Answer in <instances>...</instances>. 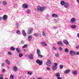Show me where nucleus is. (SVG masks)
<instances>
[{
  "label": "nucleus",
  "instance_id": "44",
  "mask_svg": "<svg viewBox=\"0 0 79 79\" xmlns=\"http://www.w3.org/2000/svg\"><path fill=\"white\" fill-rule=\"evenodd\" d=\"M52 49L53 50H56V49H57V48H55V47H52Z\"/></svg>",
  "mask_w": 79,
  "mask_h": 79
},
{
  "label": "nucleus",
  "instance_id": "61",
  "mask_svg": "<svg viewBox=\"0 0 79 79\" xmlns=\"http://www.w3.org/2000/svg\"><path fill=\"white\" fill-rule=\"evenodd\" d=\"M3 74H1L0 75V76H3Z\"/></svg>",
  "mask_w": 79,
  "mask_h": 79
},
{
  "label": "nucleus",
  "instance_id": "54",
  "mask_svg": "<svg viewBox=\"0 0 79 79\" xmlns=\"http://www.w3.org/2000/svg\"><path fill=\"white\" fill-rule=\"evenodd\" d=\"M24 41H22L21 42L22 44H24Z\"/></svg>",
  "mask_w": 79,
  "mask_h": 79
},
{
  "label": "nucleus",
  "instance_id": "10",
  "mask_svg": "<svg viewBox=\"0 0 79 79\" xmlns=\"http://www.w3.org/2000/svg\"><path fill=\"white\" fill-rule=\"evenodd\" d=\"M2 19L4 21L5 20H6L7 19H8V16L6 15H4L3 16V17L2 18Z\"/></svg>",
  "mask_w": 79,
  "mask_h": 79
},
{
  "label": "nucleus",
  "instance_id": "1",
  "mask_svg": "<svg viewBox=\"0 0 79 79\" xmlns=\"http://www.w3.org/2000/svg\"><path fill=\"white\" fill-rule=\"evenodd\" d=\"M36 63H37V64H39L40 66L42 65V64H43V61L39 59H37L36 60Z\"/></svg>",
  "mask_w": 79,
  "mask_h": 79
},
{
  "label": "nucleus",
  "instance_id": "60",
  "mask_svg": "<svg viewBox=\"0 0 79 79\" xmlns=\"http://www.w3.org/2000/svg\"><path fill=\"white\" fill-rule=\"evenodd\" d=\"M38 79H42V78L41 77H39L38 78Z\"/></svg>",
  "mask_w": 79,
  "mask_h": 79
},
{
  "label": "nucleus",
  "instance_id": "4",
  "mask_svg": "<svg viewBox=\"0 0 79 79\" xmlns=\"http://www.w3.org/2000/svg\"><path fill=\"white\" fill-rule=\"evenodd\" d=\"M28 57L29 59L30 60H32L34 58V55L32 54H30L28 55Z\"/></svg>",
  "mask_w": 79,
  "mask_h": 79
},
{
  "label": "nucleus",
  "instance_id": "64",
  "mask_svg": "<svg viewBox=\"0 0 79 79\" xmlns=\"http://www.w3.org/2000/svg\"><path fill=\"white\" fill-rule=\"evenodd\" d=\"M5 79H8V78H5Z\"/></svg>",
  "mask_w": 79,
  "mask_h": 79
},
{
  "label": "nucleus",
  "instance_id": "8",
  "mask_svg": "<svg viewBox=\"0 0 79 79\" xmlns=\"http://www.w3.org/2000/svg\"><path fill=\"white\" fill-rule=\"evenodd\" d=\"M32 28H29L28 29V31L27 34H30L32 32Z\"/></svg>",
  "mask_w": 79,
  "mask_h": 79
},
{
  "label": "nucleus",
  "instance_id": "29",
  "mask_svg": "<svg viewBox=\"0 0 79 79\" xmlns=\"http://www.w3.org/2000/svg\"><path fill=\"white\" fill-rule=\"evenodd\" d=\"M10 50H12V51H14V50H15V48L13 47H11L10 48Z\"/></svg>",
  "mask_w": 79,
  "mask_h": 79
},
{
  "label": "nucleus",
  "instance_id": "16",
  "mask_svg": "<svg viewBox=\"0 0 79 79\" xmlns=\"http://www.w3.org/2000/svg\"><path fill=\"white\" fill-rule=\"evenodd\" d=\"M32 35H29L28 37V40L29 41H31V39H32Z\"/></svg>",
  "mask_w": 79,
  "mask_h": 79
},
{
  "label": "nucleus",
  "instance_id": "32",
  "mask_svg": "<svg viewBox=\"0 0 79 79\" xmlns=\"http://www.w3.org/2000/svg\"><path fill=\"white\" fill-rule=\"evenodd\" d=\"M16 33L17 34H18V35H20V34H21V32H20L19 30L17 31Z\"/></svg>",
  "mask_w": 79,
  "mask_h": 79
},
{
  "label": "nucleus",
  "instance_id": "7",
  "mask_svg": "<svg viewBox=\"0 0 79 79\" xmlns=\"http://www.w3.org/2000/svg\"><path fill=\"white\" fill-rule=\"evenodd\" d=\"M13 70L14 72H17L18 71V67L16 66H14L13 68Z\"/></svg>",
  "mask_w": 79,
  "mask_h": 79
},
{
  "label": "nucleus",
  "instance_id": "38",
  "mask_svg": "<svg viewBox=\"0 0 79 79\" xmlns=\"http://www.w3.org/2000/svg\"><path fill=\"white\" fill-rule=\"evenodd\" d=\"M41 8V7H40V6H38V7L37 8V9H38V10H40V8Z\"/></svg>",
  "mask_w": 79,
  "mask_h": 79
},
{
  "label": "nucleus",
  "instance_id": "25",
  "mask_svg": "<svg viewBox=\"0 0 79 79\" xmlns=\"http://www.w3.org/2000/svg\"><path fill=\"white\" fill-rule=\"evenodd\" d=\"M26 11L27 14H30L31 12V10L29 9H28L26 10Z\"/></svg>",
  "mask_w": 79,
  "mask_h": 79
},
{
  "label": "nucleus",
  "instance_id": "52",
  "mask_svg": "<svg viewBox=\"0 0 79 79\" xmlns=\"http://www.w3.org/2000/svg\"><path fill=\"white\" fill-rule=\"evenodd\" d=\"M5 69H3L2 70V72L3 73H5Z\"/></svg>",
  "mask_w": 79,
  "mask_h": 79
},
{
  "label": "nucleus",
  "instance_id": "3",
  "mask_svg": "<svg viewBox=\"0 0 79 79\" xmlns=\"http://www.w3.org/2000/svg\"><path fill=\"white\" fill-rule=\"evenodd\" d=\"M75 53L76 52L75 51L72 50L70 51V52H69V54L71 55V56H74V55H75Z\"/></svg>",
  "mask_w": 79,
  "mask_h": 79
},
{
  "label": "nucleus",
  "instance_id": "34",
  "mask_svg": "<svg viewBox=\"0 0 79 79\" xmlns=\"http://www.w3.org/2000/svg\"><path fill=\"white\" fill-rule=\"evenodd\" d=\"M27 73L28 74H29V75H32V72L31 71H28L27 72Z\"/></svg>",
  "mask_w": 79,
  "mask_h": 79
},
{
  "label": "nucleus",
  "instance_id": "17",
  "mask_svg": "<svg viewBox=\"0 0 79 79\" xmlns=\"http://www.w3.org/2000/svg\"><path fill=\"white\" fill-rule=\"evenodd\" d=\"M72 73L74 75H76L77 74V71L76 70H73Z\"/></svg>",
  "mask_w": 79,
  "mask_h": 79
},
{
  "label": "nucleus",
  "instance_id": "59",
  "mask_svg": "<svg viewBox=\"0 0 79 79\" xmlns=\"http://www.w3.org/2000/svg\"><path fill=\"white\" fill-rule=\"evenodd\" d=\"M2 19V17H0V21H1Z\"/></svg>",
  "mask_w": 79,
  "mask_h": 79
},
{
  "label": "nucleus",
  "instance_id": "58",
  "mask_svg": "<svg viewBox=\"0 0 79 79\" xmlns=\"http://www.w3.org/2000/svg\"><path fill=\"white\" fill-rule=\"evenodd\" d=\"M77 3H79V0H77Z\"/></svg>",
  "mask_w": 79,
  "mask_h": 79
},
{
  "label": "nucleus",
  "instance_id": "6",
  "mask_svg": "<svg viewBox=\"0 0 79 79\" xmlns=\"http://www.w3.org/2000/svg\"><path fill=\"white\" fill-rule=\"evenodd\" d=\"M22 6L23 8H29V6H28V5L26 3L23 4Z\"/></svg>",
  "mask_w": 79,
  "mask_h": 79
},
{
  "label": "nucleus",
  "instance_id": "5",
  "mask_svg": "<svg viewBox=\"0 0 79 79\" xmlns=\"http://www.w3.org/2000/svg\"><path fill=\"white\" fill-rule=\"evenodd\" d=\"M46 65L48 66H51V61L50 60H48L47 62L46 63Z\"/></svg>",
  "mask_w": 79,
  "mask_h": 79
},
{
  "label": "nucleus",
  "instance_id": "63",
  "mask_svg": "<svg viewBox=\"0 0 79 79\" xmlns=\"http://www.w3.org/2000/svg\"><path fill=\"white\" fill-rule=\"evenodd\" d=\"M26 50L25 49H23V51H24L25 52L26 51Z\"/></svg>",
  "mask_w": 79,
  "mask_h": 79
},
{
  "label": "nucleus",
  "instance_id": "13",
  "mask_svg": "<svg viewBox=\"0 0 79 79\" xmlns=\"http://www.w3.org/2000/svg\"><path fill=\"white\" fill-rule=\"evenodd\" d=\"M66 2H65L64 0H62L60 1V4L62 6H63V5H64Z\"/></svg>",
  "mask_w": 79,
  "mask_h": 79
},
{
  "label": "nucleus",
  "instance_id": "23",
  "mask_svg": "<svg viewBox=\"0 0 79 79\" xmlns=\"http://www.w3.org/2000/svg\"><path fill=\"white\" fill-rule=\"evenodd\" d=\"M6 63L8 65H10V62L8 59H6Z\"/></svg>",
  "mask_w": 79,
  "mask_h": 79
},
{
  "label": "nucleus",
  "instance_id": "18",
  "mask_svg": "<svg viewBox=\"0 0 79 79\" xmlns=\"http://www.w3.org/2000/svg\"><path fill=\"white\" fill-rule=\"evenodd\" d=\"M70 21L71 23H74V22H75V21H76V19L74 18H72L71 19Z\"/></svg>",
  "mask_w": 79,
  "mask_h": 79
},
{
  "label": "nucleus",
  "instance_id": "9",
  "mask_svg": "<svg viewBox=\"0 0 79 79\" xmlns=\"http://www.w3.org/2000/svg\"><path fill=\"white\" fill-rule=\"evenodd\" d=\"M63 42L65 45H68V44H69V42H68V41L66 40H63Z\"/></svg>",
  "mask_w": 79,
  "mask_h": 79
},
{
  "label": "nucleus",
  "instance_id": "40",
  "mask_svg": "<svg viewBox=\"0 0 79 79\" xmlns=\"http://www.w3.org/2000/svg\"><path fill=\"white\" fill-rule=\"evenodd\" d=\"M54 66L56 67L57 66H58V64L56 63H55L54 64Z\"/></svg>",
  "mask_w": 79,
  "mask_h": 79
},
{
  "label": "nucleus",
  "instance_id": "50",
  "mask_svg": "<svg viewBox=\"0 0 79 79\" xmlns=\"http://www.w3.org/2000/svg\"><path fill=\"white\" fill-rule=\"evenodd\" d=\"M4 65H5V63H3L1 65L2 66H4Z\"/></svg>",
  "mask_w": 79,
  "mask_h": 79
},
{
  "label": "nucleus",
  "instance_id": "11",
  "mask_svg": "<svg viewBox=\"0 0 79 79\" xmlns=\"http://www.w3.org/2000/svg\"><path fill=\"white\" fill-rule=\"evenodd\" d=\"M41 44L42 45H43V46H47V43H46V42L45 41H42Z\"/></svg>",
  "mask_w": 79,
  "mask_h": 79
},
{
  "label": "nucleus",
  "instance_id": "15",
  "mask_svg": "<svg viewBox=\"0 0 79 79\" xmlns=\"http://www.w3.org/2000/svg\"><path fill=\"white\" fill-rule=\"evenodd\" d=\"M52 17L53 18H58V15L55 14H53L52 15Z\"/></svg>",
  "mask_w": 79,
  "mask_h": 79
},
{
  "label": "nucleus",
  "instance_id": "12",
  "mask_svg": "<svg viewBox=\"0 0 79 79\" xmlns=\"http://www.w3.org/2000/svg\"><path fill=\"white\" fill-rule=\"evenodd\" d=\"M71 71L70 69H67L64 72V73L66 74L69 73V72Z\"/></svg>",
  "mask_w": 79,
  "mask_h": 79
},
{
  "label": "nucleus",
  "instance_id": "53",
  "mask_svg": "<svg viewBox=\"0 0 79 79\" xmlns=\"http://www.w3.org/2000/svg\"><path fill=\"white\" fill-rule=\"evenodd\" d=\"M54 22L56 23L57 22V20L56 19H54Z\"/></svg>",
  "mask_w": 79,
  "mask_h": 79
},
{
  "label": "nucleus",
  "instance_id": "24",
  "mask_svg": "<svg viewBox=\"0 0 79 79\" xmlns=\"http://www.w3.org/2000/svg\"><path fill=\"white\" fill-rule=\"evenodd\" d=\"M56 77H60V73H56Z\"/></svg>",
  "mask_w": 79,
  "mask_h": 79
},
{
  "label": "nucleus",
  "instance_id": "46",
  "mask_svg": "<svg viewBox=\"0 0 79 79\" xmlns=\"http://www.w3.org/2000/svg\"><path fill=\"white\" fill-rule=\"evenodd\" d=\"M16 26L17 27H18V26H19V23H16Z\"/></svg>",
  "mask_w": 79,
  "mask_h": 79
},
{
  "label": "nucleus",
  "instance_id": "49",
  "mask_svg": "<svg viewBox=\"0 0 79 79\" xmlns=\"http://www.w3.org/2000/svg\"><path fill=\"white\" fill-rule=\"evenodd\" d=\"M47 70H48V71H49V70H50V68L48 67H47Z\"/></svg>",
  "mask_w": 79,
  "mask_h": 79
},
{
  "label": "nucleus",
  "instance_id": "42",
  "mask_svg": "<svg viewBox=\"0 0 79 79\" xmlns=\"http://www.w3.org/2000/svg\"><path fill=\"white\" fill-rule=\"evenodd\" d=\"M38 56H39V57L40 58H42L43 56L42 55H41L40 54H39L38 55Z\"/></svg>",
  "mask_w": 79,
  "mask_h": 79
},
{
  "label": "nucleus",
  "instance_id": "48",
  "mask_svg": "<svg viewBox=\"0 0 79 79\" xmlns=\"http://www.w3.org/2000/svg\"><path fill=\"white\" fill-rule=\"evenodd\" d=\"M8 54L9 55H11V52H8Z\"/></svg>",
  "mask_w": 79,
  "mask_h": 79
},
{
  "label": "nucleus",
  "instance_id": "57",
  "mask_svg": "<svg viewBox=\"0 0 79 79\" xmlns=\"http://www.w3.org/2000/svg\"><path fill=\"white\" fill-rule=\"evenodd\" d=\"M0 79H3V77H0Z\"/></svg>",
  "mask_w": 79,
  "mask_h": 79
},
{
  "label": "nucleus",
  "instance_id": "22",
  "mask_svg": "<svg viewBox=\"0 0 79 79\" xmlns=\"http://www.w3.org/2000/svg\"><path fill=\"white\" fill-rule=\"evenodd\" d=\"M16 51L18 53H19L21 52V49H19V48H16Z\"/></svg>",
  "mask_w": 79,
  "mask_h": 79
},
{
  "label": "nucleus",
  "instance_id": "20",
  "mask_svg": "<svg viewBox=\"0 0 79 79\" xmlns=\"http://www.w3.org/2000/svg\"><path fill=\"white\" fill-rule=\"evenodd\" d=\"M57 44L58 45H63V43H62V42L61 41H58L57 43Z\"/></svg>",
  "mask_w": 79,
  "mask_h": 79
},
{
  "label": "nucleus",
  "instance_id": "26",
  "mask_svg": "<svg viewBox=\"0 0 79 79\" xmlns=\"http://www.w3.org/2000/svg\"><path fill=\"white\" fill-rule=\"evenodd\" d=\"M52 69L53 70H56V69H57V67H55L54 66V65H53Z\"/></svg>",
  "mask_w": 79,
  "mask_h": 79
},
{
  "label": "nucleus",
  "instance_id": "39",
  "mask_svg": "<svg viewBox=\"0 0 79 79\" xmlns=\"http://www.w3.org/2000/svg\"><path fill=\"white\" fill-rule=\"evenodd\" d=\"M27 47V44H25L23 46L22 48H26Z\"/></svg>",
  "mask_w": 79,
  "mask_h": 79
},
{
  "label": "nucleus",
  "instance_id": "43",
  "mask_svg": "<svg viewBox=\"0 0 79 79\" xmlns=\"http://www.w3.org/2000/svg\"><path fill=\"white\" fill-rule=\"evenodd\" d=\"M59 27H54V29H58Z\"/></svg>",
  "mask_w": 79,
  "mask_h": 79
},
{
  "label": "nucleus",
  "instance_id": "21",
  "mask_svg": "<svg viewBox=\"0 0 79 79\" xmlns=\"http://www.w3.org/2000/svg\"><path fill=\"white\" fill-rule=\"evenodd\" d=\"M45 9V7H41L40 8V11H43V10H44Z\"/></svg>",
  "mask_w": 79,
  "mask_h": 79
},
{
  "label": "nucleus",
  "instance_id": "37",
  "mask_svg": "<svg viewBox=\"0 0 79 79\" xmlns=\"http://www.w3.org/2000/svg\"><path fill=\"white\" fill-rule=\"evenodd\" d=\"M10 78L11 79H14V76L13 75H11L10 76Z\"/></svg>",
  "mask_w": 79,
  "mask_h": 79
},
{
  "label": "nucleus",
  "instance_id": "55",
  "mask_svg": "<svg viewBox=\"0 0 79 79\" xmlns=\"http://www.w3.org/2000/svg\"><path fill=\"white\" fill-rule=\"evenodd\" d=\"M79 48V45H78V46L76 47V48H77H77Z\"/></svg>",
  "mask_w": 79,
  "mask_h": 79
},
{
  "label": "nucleus",
  "instance_id": "41",
  "mask_svg": "<svg viewBox=\"0 0 79 79\" xmlns=\"http://www.w3.org/2000/svg\"><path fill=\"white\" fill-rule=\"evenodd\" d=\"M59 49L60 51H62L63 50V48L60 47L59 48Z\"/></svg>",
  "mask_w": 79,
  "mask_h": 79
},
{
  "label": "nucleus",
  "instance_id": "36",
  "mask_svg": "<svg viewBox=\"0 0 79 79\" xmlns=\"http://www.w3.org/2000/svg\"><path fill=\"white\" fill-rule=\"evenodd\" d=\"M46 33V32L45 31H44L43 32L42 35H43V36H45Z\"/></svg>",
  "mask_w": 79,
  "mask_h": 79
},
{
  "label": "nucleus",
  "instance_id": "31",
  "mask_svg": "<svg viewBox=\"0 0 79 79\" xmlns=\"http://www.w3.org/2000/svg\"><path fill=\"white\" fill-rule=\"evenodd\" d=\"M64 51L66 52V53H68L69 52V50H68V48H66L64 49Z\"/></svg>",
  "mask_w": 79,
  "mask_h": 79
},
{
  "label": "nucleus",
  "instance_id": "19",
  "mask_svg": "<svg viewBox=\"0 0 79 79\" xmlns=\"http://www.w3.org/2000/svg\"><path fill=\"white\" fill-rule=\"evenodd\" d=\"M2 4L4 6H6L7 5V2L5 1H4L2 2Z\"/></svg>",
  "mask_w": 79,
  "mask_h": 79
},
{
  "label": "nucleus",
  "instance_id": "35",
  "mask_svg": "<svg viewBox=\"0 0 79 79\" xmlns=\"http://www.w3.org/2000/svg\"><path fill=\"white\" fill-rule=\"evenodd\" d=\"M59 67L60 69H63V64H60Z\"/></svg>",
  "mask_w": 79,
  "mask_h": 79
},
{
  "label": "nucleus",
  "instance_id": "56",
  "mask_svg": "<svg viewBox=\"0 0 79 79\" xmlns=\"http://www.w3.org/2000/svg\"><path fill=\"white\" fill-rule=\"evenodd\" d=\"M7 68H8V69H10V67L9 66H7Z\"/></svg>",
  "mask_w": 79,
  "mask_h": 79
},
{
  "label": "nucleus",
  "instance_id": "14",
  "mask_svg": "<svg viewBox=\"0 0 79 79\" xmlns=\"http://www.w3.org/2000/svg\"><path fill=\"white\" fill-rule=\"evenodd\" d=\"M22 32L24 36H25V37L26 36V32H25V30H23L22 31Z\"/></svg>",
  "mask_w": 79,
  "mask_h": 79
},
{
  "label": "nucleus",
  "instance_id": "62",
  "mask_svg": "<svg viewBox=\"0 0 79 79\" xmlns=\"http://www.w3.org/2000/svg\"><path fill=\"white\" fill-rule=\"evenodd\" d=\"M40 37H41L42 36V35H41V34H40Z\"/></svg>",
  "mask_w": 79,
  "mask_h": 79
},
{
  "label": "nucleus",
  "instance_id": "45",
  "mask_svg": "<svg viewBox=\"0 0 79 79\" xmlns=\"http://www.w3.org/2000/svg\"><path fill=\"white\" fill-rule=\"evenodd\" d=\"M34 35L35 37H37V36H38V34L37 33L34 34Z\"/></svg>",
  "mask_w": 79,
  "mask_h": 79
},
{
  "label": "nucleus",
  "instance_id": "2",
  "mask_svg": "<svg viewBox=\"0 0 79 79\" xmlns=\"http://www.w3.org/2000/svg\"><path fill=\"white\" fill-rule=\"evenodd\" d=\"M64 7L66 8H68L70 6L69 4L68 3V2H66L65 3V4H64Z\"/></svg>",
  "mask_w": 79,
  "mask_h": 79
},
{
  "label": "nucleus",
  "instance_id": "33",
  "mask_svg": "<svg viewBox=\"0 0 79 79\" xmlns=\"http://www.w3.org/2000/svg\"><path fill=\"white\" fill-rule=\"evenodd\" d=\"M55 56L56 57H57L58 58L60 56V55H59V54L58 53H56L55 55Z\"/></svg>",
  "mask_w": 79,
  "mask_h": 79
},
{
  "label": "nucleus",
  "instance_id": "51",
  "mask_svg": "<svg viewBox=\"0 0 79 79\" xmlns=\"http://www.w3.org/2000/svg\"><path fill=\"white\" fill-rule=\"evenodd\" d=\"M76 55H79V52H77L76 53Z\"/></svg>",
  "mask_w": 79,
  "mask_h": 79
},
{
  "label": "nucleus",
  "instance_id": "28",
  "mask_svg": "<svg viewBox=\"0 0 79 79\" xmlns=\"http://www.w3.org/2000/svg\"><path fill=\"white\" fill-rule=\"evenodd\" d=\"M71 28H73V29H75V28H76V26L75 25H73L71 27Z\"/></svg>",
  "mask_w": 79,
  "mask_h": 79
},
{
  "label": "nucleus",
  "instance_id": "30",
  "mask_svg": "<svg viewBox=\"0 0 79 79\" xmlns=\"http://www.w3.org/2000/svg\"><path fill=\"white\" fill-rule=\"evenodd\" d=\"M19 57H20V58H21V57H22V56H23V54L22 53H20L19 54Z\"/></svg>",
  "mask_w": 79,
  "mask_h": 79
},
{
  "label": "nucleus",
  "instance_id": "47",
  "mask_svg": "<svg viewBox=\"0 0 79 79\" xmlns=\"http://www.w3.org/2000/svg\"><path fill=\"white\" fill-rule=\"evenodd\" d=\"M57 79H62V77H58L57 78Z\"/></svg>",
  "mask_w": 79,
  "mask_h": 79
},
{
  "label": "nucleus",
  "instance_id": "27",
  "mask_svg": "<svg viewBox=\"0 0 79 79\" xmlns=\"http://www.w3.org/2000/svg\"><path fill=\"white\" fill-rule=\"evenodd\" d=\"M37 53L38 55L40 54V51L39 49L37 50Z\"/></svg>",
  "mask_w": 79,
  "mask_h": 79
}]
</instances>
